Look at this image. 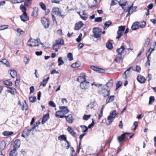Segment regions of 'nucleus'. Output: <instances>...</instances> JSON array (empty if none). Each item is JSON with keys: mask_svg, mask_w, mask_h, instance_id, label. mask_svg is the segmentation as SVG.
Here are the masks:
<instances>
[{"mask_svg": "<svg viewBox=\"0 0 156 156\" xmlns=\"http://www.w3.org/2000/svg\"><path fill=\"white\" fill-rule=\"evenodd\" d=\"M132 66H131L129 68L123 73L122 75V76L123 78L125 79L127 78V74L126 73L127 72H130V70L131 69V68H132Z\"/></svg>", "mask_w": 156, "mask_h": 156, "instance_id": "obj_36", "label": "nucleus"}, {"mask_svg": "<svg viewBox=\"0 0 156 156\" xmlns=\"http://www.w3.org/2000/svg\"><path fill=\"white\" fill-rule=\"evenodd\" d=\"M10 156H16L17 155L16 153V149L13 148V150H12L9 153Z\"/></svg>", "mask_w": 156, "mask_h": 156, "instance_id": "obj_34", "label": "nucleus"}, {"mask_svg": "<svg viewBox=\"0 0 156 156\" xmlns=\"http://www.w3.org/2000/svg\"><path fill=\"white\" fill-rule=\"evenodd\" d=\"M125 28V26H121L118 27V30L117 31V36L116 39L119 40L123 35Z\"/></svg>", "mask_w": 156, "mask_h": 156, "instance_id": "obj_3", "label": "nucleus"}, {"mask_svg": "<svg viewBox=\"0 0 156 156\" xmlns=\"http://www.w3.org/2000/svg\"><path fill=\"white\" fill-rule=\"evenodd\" d=\"M58 140H62L64 141L66 140V136L65 135H60L58 137Z\"/></svg>", "mask_w": 156, "mask_h": 156, "instance_id": "obj_40", "label": "nucleus"}, {"mask_svg": "<svg viewBox=\"0 0 156 156\" xmlns=\"http://www.w3.org/2000/svg\"><path fill=\"white\" fill-rule=\"evenodd\" d=\"M49 118V114L48 113H47L45 115H44L43 117L42 123L44 124L46 122L48 119Z\"/></svg>", "mask_w": 156, "mask_h": 156, "instance_id": "obj_24", "label": "nucleus"}, {"mask_svg": "<svg viewBox=\"0 0 156 156\" xmlns=\"http://www.w3.org/2000/svg\"><path fill=\"white\" fill-rule=\"evenodd\" d=\"M38 9L36 7H34V10L32 12V13L31 14V16H34V17H36L38 15Z\"/></svg>", "mask_w": 156, "mask_h": 156, "instance_id": "obj_27", "label": "nucleus"}, {"mask_svg": "<svg viewBox=\"0 0 156 156\" xmlns=\"http://www.w3.org/2000/svg\"><path fill=\"white\" fill-rule=\"evenodd\" d=\"M39 5L41 8L43 10L46 9V6L45 4L43 2H40L39 3Z\"/></svg>", "mask_w": 156, "mask_h": 156, "instance_id": "obj_48", "label": "nucleus"}, {"mask_svg": "<svg viewBox=\"0 0 156 156\" xmlns=\"http://www.w3.org/2000/svg\"><path fill=\"white\" fill-rule=\"evenodd\" d=\"M67 58L69 61H71L73 59V55L71 53H69L67 54Z\"/></svg>", "mask_w": 156, "mask_h": 156, "instance_id": "obj_44", "label": "nucleus"}, {"mask_svg": "<svg viewBox=\"0 0 156 156\" xmlns=\"http://www.w3.org/2000/svg\"><path fill=\"white\" fill-rule=\"evenodd\" d=\"M102 17H96L94 19V22H100L102 21Z\"/></svg>", "mask_w": 156, "mask_h": 156, "instance_id": "obj_52", "label": "nucleus"}, {"mask_svg": "<svg viewBox=\"0 0 156 156\" xmlns=\"http://www.w3.org/2000/svg\"><path fill=\"white\" fill-rule=\"evenodd\" d=\"M154 96H150L149 98V104L151 105L153 102L154 101Z\"/></svg>", "mask_w": 156, "mask_h": 156, "instance_id": "obj_47", "label": "nucleus"}, {"mask_svg": "<svg viewBox=\"0 0 156 156\" xmlns=\"http://www.w3.org/2000/svg\"><path fill=\"white\" fill-rule=\"evenodd\" d=\"M23 60L25 64H27L29 62L30 59L28 57H27V56H26L25 57Z\"/></svg>", "mask_w": 156, "mask_h": 156, "instance_id": "obj_50", "label": "nucleus"}, {"mask_svg": "<svg viewBox=\"0 0 156 156\" xmlns=\"http://www.w3.org/2000/svg\"><path fill=\"white\" fill-rule=\"evenodd\" d=\"M123 58L122 57V55H118L115 59V61L117 63H119L121 60H122Z\"/></svg>", "mask_w": 156, "mask_h": 156, "instance_id": "obj_29", "label": "nucleus"}, {"mask_svg": "<svg viewBox=\"0 0 156 156\" xmlns=\"http://www.w3.org/2000/svg\"><path fill=\"white\" fill-rule=\"evenodd\" d=\"M4 84L7 85L11 86L12 85V83L11 82L8 80H6L4 81Z\"/></svg>", "mask_w": 156, "mask_h": 156, "instance_id": "obj_51", "label": "nucleus"}, {"mask_svg": "<svg viewBox=\"0 0 156 156\" xmlns=\"http://www.w3.org/2000/svg\"><path fill=\"white\" fill-rule=\"evenodd\" d=\"M10 90H9V92L12 94H14L16 92V90L14 88H9Z\"/></svg>", "mask_w": 156, "mask_h": 156, "instance_id": "obj_46", "label": "nucleus"}, {"mask_svg": "<svg viewBox=\"0 0 156 156\" xmlns=\"http://www.w3.org/2000/svg\"><path fill=\"white\" fill-rule=\"evenodd\" d=\"M83 25L84 24L82 21H79L76 23L74 29L76 30H79Z\"/></svg>", "mask_w": 156, "mask_h": 156, "instance_id": "obj_12", "label": "nucleus"}, {"mask_svg": "<svg viewBox=\"0 0 156 156\" xmlns=\"http://www.w3.org/2000/svg\"><path fill=\"white\" fill-rule=\"evenodd\" d=\"M139 22H134L132 24L131 27V29L132 30H136L139 28Z\"/></svg>", "mask_w": 156, "mask_h": 156, "instance_id": "obj_20", "label": "nucleus"}, {"mask_svg": "<svg viewBox=\"0 0 156 156\" xmlns=\"http://www.w3.org/2000/svg\"><path fill=\"white\" fill-rule=\"evenodd\" d=\"M9 26L8 25H4L0 27V30H3L8 28Z\"/></svg>", "mask_w": 156, "mask_h": 156, "instance_id": "obj_55", "label": "nucleus"}, {"mask_svg": "<svg viewBox=\"0 0 156 156\" xmlns=\"http://www.w3.org/2000/svg\"><path fill=\"white\" fill-rule=\"evenodd\" d=\"M55 14L63 18L64 17V15L61 14V12L59 10V9L58 10V11Z\"/></svg>", "mask_w": 156, "mask_h": 156, "instance_id": "obj_57", "label": "nucleus"}, {"mask_svg": "<svg viewBox=\"0 0 156 156\" xmlns=\"http://www.w3.org/2000/svg\"><path fill=\"white\" fill-rule=\"evenodd\" d=\"M127 134V133H123L120 136L118 137V140L119 143H120L124 140L126 137V135Z\"/></svg>", "mask_w": 156, "mask_h": 156, "instance_id": "obj_23", "label": "nucleus"}, {"mask_svg": "<svg viewBox=\"0 0 156 156\" xmlns=\"http://www.w3.org/2000/svg\"><path fill=\"white\" fill-rule=\"evenodd\" d=\"M127 1H120L119 2V5L121 6L123 9H124L123 7L125 6L126 4Z\"/></svg>", "mask_w": 156, "mask_h": 156, "instance_id": "obj_35", "label": "nucleus"}, {"mask_svg": "<svg viewBox=\"0 0 156 156\" xmlns=\"http://www.w3.org/2000/svg\"><path fill=\"white\" fill-rule=\"evenodd\" d=\"M90 116L91 115H84L83 117V119L84 120H87L90 118Z\"/></svg>", "mask_w": 156, "mask_h": 156, "instance_id": "obj_53", "label": "nucleus"}, {"mask_svg": "<svg viewBox=\"0 0 156 156\" xmlns=\"http://www.w3.org/2000/svg\"><path fill=\"white\" fill-rule=\"evenodd\" d=\"M122 82L121 81H118L116 84V88L115 90H116L122 85Z\"/></svg>", "mask_w": 156, "mask_h": 156, "instance_id": "obj_45", "label": "nucleus"}, {"mask_svg": "<svg viewBox=\"0 0 156 156\" xmlns=\"http://www.w3.org/2000/svg\"><path fill=\"white\" fill-rule=\"evenodd\" d=\"M49 105L53 107H56L55 104L52 101H50L49 103Z\"/></svg>", "mask_w": 156, "mask_h": 156, "instance_id": "obj_63", "label": "nucleus"}, {"mask_svg": "<svg viewBox=\"0 0 156 156\" xmlns=\"http://www.w3.org/2000/svg\"><path fill=\"white\" fill-rule=\"evenodd\" d=\"M40 122H36L35 124H34L33 126L32 127V129H35L36 127L37 126L40 124Z\"/></svg>", "mask_w": 156, "mask_h": 156, "instance_id": "obj_62", "label": "nucleus"}, {"mask_svg": "<svg viewBox=\"0 0 156 156\" xmlns=\"http://www.w3.org/2000/svg\"><path fill=\"white\" fill-rule=\"evenodd\" d=\"M47 83V82L45 81V80H43V81L41 83L40 86H43L44 87L46 86Z\"/></svg>", "mask_w": 156, "mask_h": 156, "instance_id": "obj_61", "label": "nucleus"}, {"mask_svg": "<svg viewBox=\"0 0 156 156\" xmlns=\"http://www.w3.org/2000/svg\"><path fill=\"white\" fill-rule=\"evenodd\" d=\"M137 81L140 83H144L145 82L146 79L142 75L138 76L137 78Z\"/></svg>", "mask_w": 156, "mask_h": 156, "instance_id": "obj_18", "label": "nucleus"}, {"mask_svg": "<svg viewBox=\"0 0 156 156\" xmlns=\"http://www.w3.org/2000/svg\"><path fill=\"white\" fill-rule=\"evenodd\" d=\"M80 87L83 90H86L89 88L90 87L89 82L86 81L80 83Z\"/></svg>", "mask_w": 156, "mask_h": 156, "instance_id": "obj_6", "label": "nucleus"}, {"mask_svg": "<svg viewBox=\"0 0 156 156\" xmlns=\"http://www.w3.org/2000/svg\"><path fill=\"white\" fill-rule=\"evenodd\" d=\"M59 46L57 45L56 44H55L53 45V49L55 50V51L57 52L58 51V49L59 47Z\"/></svg>", "mask_w": 156, "mask_h": 156, "instance_id": "obj_54", "label": "nucleus"}, {"mask_svg": "<svg viewBox=\"0 0 156 156\" xmlns=\"http://www.w3.org/2000/svg\"><path fill=\"white\" fill-rule=\"evenodd\" d=\"M13 133V132H10V131H5L4 132L2 133V134L4 136H8L9 135H12Z\"/></svg>", "mask_w": 156, "mask_h": 156, "instance_id": "obj_42", "label": "nucleus"}, {"mask_svg": "<svg viewBox=\"0 0 156 156\" xmlns=\"http://www.w3.org/2000/svg\"><path fill=\"white\" fill-rule=\"evenodd\" d=\"M96 105V102L95 101L93 100L91 101L90 104L87 106L86 109L88 111H89L90 110L92 109Z\"/></svg>", "mask_w": 156, "mask_h": 156, "instance_id": "obj_10", "label": "nucleus"}, {"mask_svg": "<svg viewBox=\"0 0 156 156\" xmlns=\"http://www.w3.org/2000/svg\"><path fill=\"white\" fill-rule=\"evenodd\" d=\"M80 65V63L79 61H77L75 63H73L71 65V67L73 68H77L79 67Z\"/></svg>", "mask_w": 156, "mask_h": 156, "instance_id": "obj_33", "label": "nucleus"}, {"mask_svg": "<svg viewBox=\"0 0 156 156\" xmlns=\"http://www.w3.org/2000/svg\"><path fill=\"white\" fill-rule=\"evenodd\" d=\"M114 95L108 97L106 100V103L107 104L108 103L112 102L114 100Z\"/></svg>", "mask_w": 156, "mask_h": 156, "instance_id": "obj_38", "label": "nucleus"}, {"mask_svg": "<svg viewBox=\"0 0 156 156\" xmlns=\"http://www.w3.org/2000/svg\"><path fill=\"white\" fill-rule=\"evenodd\" d=\"M41 21L45 28H48L50 25V21L48 19L45 17L42 18Z\"/></svg>", "mask_w": 156, "mask_h": 156, "instance_id": "obj_5", "label": "nucleus"}, {"mask_svg": "<svg viewBox=\"0 0 156 156\" xmlns=\"http://www.w3.org/2000/svg\"><path fill=\"white\" fill-rule=\"evenodd\" d=\"M86 77L85 74L83 73L80 76H78L77 80L80 83H81L86 81Z\"/></svg>", "mask_w": 156, "mask_h": 156, "instance_id": "obj_8", "label": "nucleus"}, {"mask_svg": "<svg viewBox=\"0 0 156 156\" xmlns=\"http://www.w3.org/2000/svg\"><path fill=\"white\" fill-rule=\"evenodd\" d=\"M112 41L111 40H109L106 44V47L110 50H111L113 48L112 43L111 42Z\"/></svg>", "mask_w": 156, "mask_h": 156, "instance_id": "obj_25", "label": "nucleus"}, {"mask_svg": "<svg viewBox=\"0 0 156 156\" xmlns=\"http://www.w3.org/2000/svg\"><path fill=\"white\" fill-rule=\"evenodd\" d=\"M112 24V22L109 20L105 22L103 28L105 30L107 29Z\"/></svg>", "mask_w": 156, "mask_h": 156, "instance_id": "obj_22", "label": "nucleus"}, {"mask_svg": "<svg viewBox=\"0 0 156 156\" xmlns=\"http://www.w3.org/2000/svg\"><path fill=\"white\" fill-rule=\"evenodd\" d=\"M146 24V23L144 21L142 22L141 24L140 25V27L142 28H143L144 27H145V25Z\"/></svg>", "mask_w": 156, "mask_h": 156, "instance_id": "obj_64", "label": "nucleus"}, {"mask_svg": "<svg viewBox=\"0 0 156 156\" xmlns=\"http://www.w3.org/2000/svg\"><path fill=\"white\" fill-rule=\"evenodd\" d=\"M21 20L23 22H25L29 20V17L27 13H24L20 16Z\"/></svg>", "mask_w": 156, "mask_h": 156, "instance_id": "obj_16", "label": "nucleus"}, {"mask_svg": "<svg viewBox=\"0 0 156 156\" xmlns=\"http://www.w3.org/2000/svg\"><path fill=\"white\" fill-rule=\"evenodd\" d=\"M58 66H60L61 65L63 64L64 63V62L62 60V57H60L58 58Z\"/></svg>", "mask_w": 156, "mask_h": 156, "instance_id": "obj_37", "label": "nucleus"}, {"mask_svg": "<svg viewBox=\"0 0 156 156\" xmlns=\"http://www.w3.org/2000/svg\"><path fill=\"white\" fill-rule=\"evenodd\" d=\"M59 109L64 115H65L68 113L69 112L68 109L65 106L60 107Z\"/></svg>", "mask_w": 156, "mask_h": 156, "instance_id": "obj_15", "label": "nucleus"}, {"mask_svg": "<svg viewBox=\"0 0 156 156\" xmlns=\"http://www.w3.org/2000/svg\"><path fill=\"white\" fill-rule=\"evenodd\" d=\"M90 68L93 70L96 71H97L98 68L97 67L94 66H91Z\"/></svg>", "mask_w": 156, "mask_h": 156, "instance_id": "obj_59", "label": "nucleus"}, {"mask_svg": "<svg viewBox=\"0 0 156 156\" xmlns=\"http://www.w3.org/2000/svg\"><path fill=\"white\" fill-rule=\"evenodd\" d=\"M20 9L22 12H23V14L27 13L26 11L27 9L26 7L23 6V5H21L20 6Z\"/></svg>", "mask_w": 156, "mask_h": 156, "instance_id": "obj_39", "label": "nucleus"}, {"mask_svg": "<svg viewBox=\"0 0 156 156\" xmlns=\"http://www.w3.org/2000/svg\"><path fill=\"white\" fill-rule=\"evenodd\" d=\"M27 45L30 46H38L40 44H42V43L40 42V39L37 40L30 38L27 43Z\"/></svg>", "mask_w": 156, "mask_h": 156, "instance_id": "obj_1", "label": "nucleus"}, {"mask_svg": "<svg viewBox=\"0 0 156 156\" xmlns=\"http://www.w3.org/2000/svg\"><path fill=\"white\" fill-rule=\"evenodd\" d=\"M67 122L69 123H72L73 122V119L71 114L68 115L67 116L65 115V117Z\"/></svg>", "mask_w": 156, "mask_h": 156, "instance_id": "obj_14", "label": "nucleus"}, {"mask_svg": "<svg viewBox=\"0 0 156 156\" xmlns=\"http://www.w3.org/2000/svg\"><path fill=\"white\" fill-rule=\"evenodd\" d=\"M6 144L4 140H0V149L3 150L5 148Z\"/></svg>", "mask_w": 156, "mask_h": 156, "instance_id": "obj_26", "label": "nucleus"}, {"mask_svg": "<svg viewBox=\"0 0 156 156\" xmlns=\"http://www.w3.org/2000/svg\"><path fill=\"white\" fill-rule=\"evenodd\" d=\"M150 41V39L149 37H148L147 38L144 44V46L145 47H147L148 45L149 44Z\"/></svg>", "mask_w": 156, "mask_h": 156, "instance_id": "obj_49", "label": "nucleus"}, {"mask_svg": "<svg viewBox=\"0 0 156 156\" xmlns=\"http://www.w3.org/2000/svg\"><path fill=\"white\" fill-rule=\"evenodd\" d=\"M101 32V28L98 27H94L93 29V37L98 39H100Z\"/></svg>", "mask_w": 156, "mask_h": 156, "instance_id": "obj_2", "label": "nucleus"}, {"mask_svg": "<svg viewBox=\"0 0 156 156\" xmlns=\"http://www.w3.org/2000/svg\"><path fill=\"white\" fill-rule=\"evenodd\" d=\"M67 130L74 136L75 137L76 135V133L74 131V129L71 126H68Z\"/></svg>", "mask_w": 156, "mask_h": 156, "instance_id": "obj_19", "label": "nucleus"}, {"mask_svg": "<svg viewBox=\"0 0 156 156\" xmlns=\"http://www.w3.org/2000/svg\"><path fill=\"white\" fill-rule=\"evenodd\" d=\"M101 92L103 94V96L105 97L108 96L110 94V91L107 90L105 88L102 89Z\"/></svg>", "mask_w": 156, "mask_h": 156, "instance_id": "obj_17", "label": "nucleus"}, {"mask_svg": "<svg viewBox=\"0 0 156 156\" xmlns=\"http://www.w3.org/2000/svg\"><path fill=\"white\" fill-rule=\"evenodd\" d=\"M8 72H10L11 76L13 78H15V76L16 75V72L14 70H9Z\"/></svg>", "mask_w": 156, "mask_h": 156, "instance_id": "obj_32", "label": "nucleus"}, {"mask_svg": "<svg viewBox=\"0 0 156 156\" xmlns=\"http://www.w3.org/2000/svg\"><path fill=\"white\" fill-rule=\"evenodd\" d=\"M64 44V40L62 39L59 38L56 40L55 44L58 46L60 45H63Z\"/></svg>", "mask_w": 156, "mask_h": 156, "instance_id": "obj_28", "label": "nucleus"}, {"mask_svg": "<svg viewBox=\"0 0 156 156\" xmlns=\"http://www.w3.org/2000/svg\"><path fill=\"white\" fill-rule=\"evenodd\" d=\"M80 127L82 128V131L83 132H85L87 131L88 128L84 125H81Z\"/></svg>", "mask_w": 156, "mask_h": 156, "instance_id": "obj_43", "label": "nucleus"}, {"mask_svg": "<svg viewBox=\"0 0 156 156\" xmlns=\"http://www.w3.org/2000/svg\"><path fill=\"white\" fill-rule=\"evenodd\" d=\"M55 116L60 118H62L65 117V115H64L61 111H58L56 112Z\"/></svg>", "mask_w": 156, "mask_h": 156, "instance_id": "obj_21", "label": "nucleus"}, {"mask_svg": "<svg viewBox=\"0 0 156 156\" xmlns=\"http://www.w3.org/2000/svg\"><path fill=\"white\" fill-rule=\"evenodd\" d=\"M20 140L18 139L16 140L13 146V148L14 149H17L19 148L20 147Z\"/></svg>", "mask_w": 156, "mask_h": 156, "instance_id": "obj_13", "label": "nucleus"}, {"mask_svg": "<svg viewBox=\"0 0 156 156\" xmlns=\"http://www.w3.org/2000/svg\"><path fill=\"white\" fill-rule=\"evenodd\" d=\"M113 81L112 79H110L106 84L107 87L108 88H111L113 85Z\"/></svg>", "mask_w": 156, "mask_h": 156, "instance_id": "obj_31", "label": "nucleus"}, {"mask_svg": "<svg viewBox=\"0 0 156 156\" xmlns=\"http://www.w3.org/2000/svg\"><path fill=\"white\" fill-rule=\"evenodd\" d=\"M18 104L20 105V107L21 108L22 110L23 111L24 109L27 111L28 109V106L25 100L24 101V103L22 105L20 101H19Z\"/></svg>", "mask_w": 156, "mask_h": 156, "instance_id": "obj_9", "label": "nucleus"}, {"mask_svg": "<svg viewBox=\"0 0 156 156\" xmlns=\"http://www.w3.org/2000/svg\"><path fill=\"white\" fill-rule=\"evenodd\" d=\"M32 0H26L24 2V5L26 6H27L29 5L31 3V1Z\"/></svg>", "mask_w": 156, "mask_h": 156, "instance_id": "obj_56", "label": "nucleus"}, {"mask_svg": "<svg viewBox=\"0 0 156 156\" xmlns=\"http://www.w3.org/2000/svg\"><path fill=\"white\" fill-rule=\"evenodd\" d=\"M133 3L129 7L127 10L126 11V12H128V13L126 16V17H127L129 14L132 13L133 12V11H131V9L133 8Z\"/></svg>", "mask_w": 156, "mask_h": 156, "instance_id": "obj_30", "label": "nucleus"}, {"mask_svg": "<svg viewBox=\"0 0 156 156\" xmlns=\"http://www.w3.org/2000/svg\"><path fill=\"white\" fill-rule=\"evenodd\" d=\"M59 9L58 7H54L52 9V12L55 14L58 11Z\"/></svg>", "mask_w": 156, "mask_h": 156, "instance_id": "obj_60", "label": "nucleus"}, {"mask_svg": "<svg viewBox=\"0 0 156 156\" xmlns=\"http://www.w3.org/2000/svg\"><path fill=\"white\" fill-rule=\"evenodd\" d=\"M126 49L125 46L122 45L120 48H118L116 50V52L118 55H122V54L124 53V50Z\"/></svg>", "mask_w": 156, "mask_h": 156, "instance_id": "obj_11", "label": "nucleus"}, {"mask_svg": "<svg viewBox=\"0 0 156 156\" xmlns=\"http://www.w3.org/2000/svg\"><path fill=\"white\" fill-rule=\"evenodd\" d=\"M116 114V112L115 110H114L112 112H111L110 115L108 117V121L106 122V124L108 125L112 123V119L115 117Z\"/></svg>", "mask_w": 156, "mask_h": 156, "instance_id": "obj_4", "label": "nucleus"}, {"mask_svg": "<svg viewBox=\"0 0 156 156\" xmlns=\"http://www.w3.org/2000/svg\"><path fill=\"white\" fill-rule=\"evenodd\" d=\"M32 129V128L30 129H29L27 128L25 129L23 131L21 136L24 138L27 137L30 134Z\"/></svg>", "mask_w": 156, "mask_h": 156, "instance_id": "obj_7", "label": "nucleus"}, {"mask_svg": "<svg viewBox=\"0 0 156 156\" xmlns=\"http://www.w3.org/2000/svg\"><path fill=\"white\" fill-rule=\"evenodd\" d=\"M82 37V34L81 33L80 34L78 38L76 39V41L77 42H79L81 41Z\"/></svg>", "mask_w": 156, "mask_h": 156, "instance_id": "obj_58", "label": "nucleus"}, {"mask_svg": "<svg viewBox=\"0 0 156 156\" xmlns=\"http://www.w3.org/2000/svg\"><path fill=\"white\" fill-rule=\"evenodd\" d=\"M37 100L35 96H31L29 98V100L30 102L34 103Z\"/></svg>", "mask_w": 156, "mask_h": 156, "instance_id": "obj_41", "label": "nucleus"}]
</instances>
